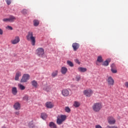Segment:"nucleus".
<instances>
[{
  "label": "nucleus",
  "mask_w": 128,
  "mask_h": 128,
  "mask_svg": "<svg viewBox=\"0 0 128 128\" xmlns=\"http://www.w3.org/2000/svg\"><path fill=\"white\" fill-rule=\"evenodd\" d=\"M41 118L42 120H46L48 118V115L46 113H42Z\"/></svg>",
  "instance_id": "nucleus-23"
},
{
  "label": "nucleus",
  "mask_w": 128,
  "mask_h": 128,
  "mask_svg": "<svg viewBox=\"0 0 128 128\" xmlns=\"http://www.w3.org/2000/svg\"><path fill=\"white\" fill-rule=\"evenodd\" d=\"M36 54L38 56L42 57V56L44 54V50L42 48H38L36 50Z\"/></svg>",
  "instance_id": "nucleus-5"
},
{
  "label": "nucleus",
  "mask_w": 128,
  "mask_h": 128,
  "mask_svg": "<svg viewBox=\"0 0 128 128\" xmlns=\"http://www.w3.org/2000/svg\"><path fill=\"white\" fill-rule=\"evenodd\" d=\"M6 28H8V30H12L13 28H12V27L10 26H8L6 27Z\"/></svg>",
  "instance_id": "nucleus-36"
},
{
  "label": "nucleus",
  "mask_w": 128,
  "mask_h": 128,
  "mask_svg": "<svg viewBox=\"0 0 128 128\" xmlns=\"http://www.w3.org/2000/svg\"><path fill=\"white\" fill-rule=\"evenodd\" d=\"M27 40H30L32 46L36 45V37L34 36V33L32 32H29L26 36Z\"/></svg>",
  "instance_id": "nucleus-1"
},
{
  "label": "nucleus",
  "mask_w": 128,
  "mask_h": 128,
  "mask_svg": "<svg viewBox=\"0 0 128 128\" xmlns=\"http://www.w3.org/2000/svg\"><path fill=\"white\" fill-rule=\"evenodd\" d=\"M20 76H22V72H17L15 76V80H18Z\"/></svg>",
  "instance_id": "nucleus-16"
},
{
  "label": "nucleus",
  "mask_w": 128,
  "mask_h": 128,
  "mask_svg": "<svg viewBox=\"0 0 128 128\" xmlns=\"http://www.w3.org/2000/svg\"><path fill=\"white\" fill-rule=\"evenodd\" d=\"M78 72H86L87 70V69L86 68L79 67L78 68Z\"/></svg>",
  "instance_id": "nucleus-18"
},
{
  "label": "nucleus",
  "mask_w": 128,
  "mask_h": 128,
  "mask_svg": "<svg viewBox=\"0 0 128 128\" xmlns=\"http://www.w3.org/2000/svg\"><path fill=\"white\" fill-rule=\"evenodd\" d=\"M95 128H102V127L100 125H96Z\"/></svg>",
  "instance_id": "nucleus-40"
},
{
  "label": "nucleus",
  "mask_w": 128,
  "mask_h": 128,
  "mask_svg": "<svg viewBox=\"0 0 128 128\" xmlns=\"http://www.w3.org/2000/svg\"><path fill=\"white\" fill-rule=\"evenodd\" d=\"M72 47L73 48L74 52H76V50H78V48H80V44L76 42L73 43L72 44Z\"/></svg>",
  "instance_id": "nucleus-12"
},
{
  "label": "nucleus",
  "mask_w": 128,
  "mask_h": 128,
  "mask_svg": "<svg viewBox=\"0 0 128 128\" xmlns=\"http://www.w3.org/2000/svg\"><path fill=\"white\" fill-rule=\"evenodd\" d=\"M107 82L108 84V86H112L114 84V78H112V77L109 76L107 79Z\"/></svg>",
  "instance_id": "nucleus-9"
},
{
  "label": "nucleus",
  "mask_w": 128,
  "mask_h": 128,
  "mask_svg": "<svg viewBox=\"0 0 128 128\" xmlns=\"http://www.w3.org/2000/svg\"><path fill=\"white\" fill-rule=\"evenodd\" d=\"M67 64H68V66H70V68H73L74 66V63L72 62V61L70 60H68L67 61Z\"/></svg>",
  "instance_id": "nucleus-27"
},
{
  "label": "nucleus",
  "mask_w": 128,
  "mask_h": 128,
  "mask_svg": "<svg viewBox=\"0 0 128 128\" xmlns=\"http://www.w3.org/2000/svg\"><path fill=\"white\" fill-rule=\"evenodd\" d=\"M102 108V105L100 102H96L92 106V110L94 112H98Z\"/></svg>",
  "instance_id": "nucleus-2"
},
{
  "label": "nucleus",
  "mask_w": 128,
  "mask_h": 128,
  "mask_svg": "<svg viewBox=\"0 0 128 128\" xmlns=\"http://www.w3.org/2000/svg\"><path fill=\"white\" fill-rule=\"evenodd\" d=\"M111 68H116V64H112L111 65Z\"/></svg>",
  "instance_id": "nucleus-37"
},
{
  "label": "nucleus",
  "mask_w": 128,
  "mask_h": 128,
  "mask_svg": "<svg viewBox=\"0 0 128 128\" xmlns=\"http://www.w3.org/2000/svg\"><path fill=\"white\" fill-rule=\"evenodd\" d=\"M74 62L76 64H80V60H78V59L75 60Z\"/></svg>",
  "instance_id": "nucleus-35"
},
{
  "label": "nucleus",
  "mask_w": 128,
  "mask_h": 128,
  "mask_svg": "<svg viewBox=\"0 0 128 128\" xmlns=\"http://www.w3.org/2000/svg\"><path fill=\"white\" fill-rule=\"evenodd\" d=\"M18 86L19 87L20 90H26V86L22 84H18Z\"/></svg>",
  "instance_id": "nucleus-26"
},
{
  "label": "nucleus",
  "mask_w": 128,
  "mask_h": 128,
  "mask_svg": "<svg viewBox=\"0 0 128 128\" xmlns=\"http://www.w3.org/2000/svg\"><path fill=\"white\" fill-rule=\"evenodd\" d=\"M125 86L126 87H127L128 88V82H125Z\"/></svg>",
  "instance_id": "nucleus-42"
},
{
  "label": "nucleus",
  "mask_w": 128,
  "mask_h": 128,
  "mask_svg": "<svg viewBox=\"0 0 128 128\" xmlns=\"http://www.w3.org/2000/svg\"><path fill=\"white\" fill-rule=\"evenodd\" d=\"M23 100H26V102H28V96L26 95V96L23 98Z\"/></svg>",
  "instance_id": "nucleus-31"
},
{
  "label": "nucleus",
  "mask_w": 128,
  "mask_h": 128,
  "mask_svg": "<svg viewBox=\"0 0 128 128\" xmlns=\"http://www.w3.org/2000/svg\"><path fill=\"white\" fill-rule=\"evenodd\" d=\"M66 120V115H61L58 116L56 120V124L60 126V124H62V122H64Z\"/></svg>",
  "instance_id": "nucleus-3"
},
{
  "label": "nucleus",
  "mask_w": 128,
  "mask_h": 128,
  "mask_svg": "<svg viewBox=\"0 0 128 128\" xmlns=\"http://www.w3.org/2000/svg\"><path fill=\"white\" fill-rule=\"evenodd\" d=\"M15 114H16V116H19L20 115V112H15Z\"/></svg>",
  "instance_id": "nucleus-41"
},
{
  "label": "nucleus",
  "mask_w": 128,
  "mask_h": 128,
  "mask_svg": "<svg viewBox=\"0 0 128 128\" xmlns=\"http://www.w3.org/2000/svg\"><path fill=\"white\" fill-rule=\"evenodd\" d=\"M14 108L16 110H20V102H17L14 104Z\"/></svg>",
  "instance_id": "nucleus-13"
},
{
  "label": "nucleus",
  "mask_w": 128,
  "mask_h": 128,
  "mask_svg": "<svg viewBox=\"0 0 128 128\" xmlns=\"http://www.w3.org/2000/svg\"><path fill=\"white\" fill-rule=\"evenodd\" d=\"M9 18V22H14L16 18L14 16H10Z\"/></svg>",
  "instance_id": "nucleus-21"
},
{
  "label": "nucleus",
  "mask_w": 128,
  "mask_h": 128,
  "mask_svg": "<svg viewBox=\"0 0 128 128\" xmlns=\"http://www.w3.org/2000/svg\"><path fill=\"white\" fill-rule=\"evenodd\" d=\"M12 94L14 96H16V94H18V89H16V87H13L12 88Z\"/></svg>",
  "instance_id": "nucleus-20"
},
{
  "label": "nucleus",
  "mask_w": 128,
  "mask_h": 128,
  "mask_svg": "<svg viewBox=\"0 0 128 128\" xmlns=\"http://www.w3.org/2000/svg\"><path fill=\"white\" fill-rule=\"evenodd\" d=\"M22 14H28V10H23L22 12Z\"/></svg>",
  "instance_id": "nucleus-33"
},
{
  "label": "nucleus",
  "mask_w": 128,
  "mask_h": 128,
  "mask_svg": "<svg viewBox=\"0 0 128 128\" xmlns=\"http://www.w3.org/2000/svg\"><path fill=\"white\" fill-rule=\"evenodd\" d=\"M111 72L112 74H116V72H118V70H116V68H111Z\"/></svg>",
  "instance_id": "nucleus-29"
},
{
  "label": "nucleus",
  "mask_w": 128,
  "mask_h": 128,
  "mask_svg": "<svg viewBox=\"0 0 128 128\" xmlns=\"http://www.w3.org/2000/svg\"><path fill=\"white\" fill-rule=\"evenodd\" d=\"M65 110H66V112H70V108H69L68 106H66L65 108Z\"/></svg>",
  "instance_id": "nucleus-30"
},
{
  "label": "nucleus",
  "mask_w": 128,
  "mask_h": 128,
  "mask_svg": "<svg viewBox=\"0 0 128 128\" xmlns=\"http://www.w3.org/2000/svg\"><path fill=\"white\" fill-rule=\"evenodd\" d=\"M62 94L64 96H68L70 94V91L68 89H64L62 91Z\"/></svg>",
  "instance_id": "nucleus-10"
},
{
  "label": "nucleus",
  "mask_w": 128,
  "mask_h": 128,
  "mask_svg": "<svg viewBox=\"0 0 128 128\" xmlns=\"http://www.w3.org/2000/svg\"><path fill=\"white\" fill-rule=\"evenodd\" d=\"M80 106V103L78 102L75 101L74 104V106L75 108H78Z\"/></svg>",
  "instance_id": "nucleus-24"
},
{
  "label": "nucleus",
  "mask_w": 128,
  "mask_h": 128,
  "mask_svg": "<svg viewBox=\"0 0 128 128\" xmlns=\"http://www.w3.org/2000/svg\"><path fill=\"white\" fill-rule=\"evenodd\" d=\"M30 84L34 88H37L38 86V82L36 80H32Z\"/></svg>",
  "instance_id": "nucleus-14"
},
{
  "label": "nucleus",
  "mask_w": 128,
  "mask_h": 128,
  "mask_svg": "<svg viewBox=\"0 0 128 128\" xmlns=\"http://www.w3.org/2000/svg\"><path fill=\"white\" fill-rule=\"evenodd\" d=\"M58 76V70H56L55 72H53L52 74V78H55V76Z\"/></svg>",
  "instance_id": "nucleus-28"
},
{
  "label": "nucleus",
  "mask_w": 128,
  "mask_h": 128,
  "mask_svg": "<svg viewBox=\"0 0 128 128\" xmlns=\"http://www.w3.org/2000/svg\"><path fill=\"white\" fill-rule=\"evenodd\" d=\"M110 62V59H108L106 61H104L103 64L102 66H108V64Z\"/></svg>",
  "instance_id": "nucleus-19"
},
{
  "label": "nucleus",
  "mask_w": 128,
  "mask_h": 128,
  "mask_svg": "<svg viewBox=\"0 0 128 128\" xmlns=\"http://www.w3.org/2000/svg\"><path fill=\"white\" fill-rule=\"evenodd\" d=\"M33 22H34V26H38L40 24V22L38 21V20H34Z\"/></svg>",
  "instance_id": "nucleus-25"
},
{
  "label": "nucleus",
  "mask_w": 128,
  "mask_h": 128,
  "mask_svg": "<svg viewBox=\"0 0 128 128\" xmlns=\"http://www.w3.org/2000/svg\"><path fill=\"white\" fill-rule=\"evenodd\" d=\"M49 126L50 128H58L56 124L52 122L49 123Z\"/></svg>",
  "instance_id": "nucleus-17"
},
{
  "label": "nucleus",
  "mask_w": 128,
  "mask_h": 128,
  "mask_svg": "<svg viewBox=\"0 0 128 128\" xmlns=\"http://www.w3.org/2000/svg\"><path fill=\"white\" fill-rule=\"evenodd\" d=\"M68 72V68L63 66L61 68V72L62 74H66Z\"/></svg>",
  "instance_id": "nucleus-15"
},
{
  "label": "nucleus",
  "mask_w": 128,
  "mask_h": 128,
  "mask_svg": "<svg viewBox=\"0 0 128 128\" xmlns=\"http://www.w3.org/2000/svg\"><path fill=\"white\" fill-rule=\"evenodd\" d=\"M6 2L8 4V6H10V4H12V0H6Z\"/></svg>",
  "instance_id": "nucleus-32"
},
{
  "label": "nucleus",
  "mask_w": 128,
  "mask_h": 128,
  "mask_svg": "<svg viewBox=\"0 0 128 128\" xmlns=\"http://www.w3.org/2000/svg\"><path fill=\"white\" fill-rule=\"evenodd\" d=\"M80 80V76H76V80H77V82H78Z\"/></svg>",
  "instance_id": "nucleus-38"
},
{
  "label": "nucleus",
  "mask_w": 128,
  "mask_h": 128,
  "mask_svg": "<svg viewBox=\"0 0 128 128\" xmlns=\"http://www.w3.org/2000/svg\"><path fill=\"white\" fill-rule=\"evenodd\" d=\"M97 62H104V60H102V57L101 56H98V57Z\"/></svg>",
  "instance_id": "nucleus-22"
},
{
  "label": "nucleus",
  "mask_w": 128,
  "mask_h": 128,
  "mask_svg": "<svg viewBox=\"0 0 128 128\" xmlns=\"http://www.w3.org/2000/svg\"><path fill=\"white\" fill-rule=\"evenodd\" d=\"M96 64H98V62H96Z\"/></svg>",
  "instance_id": "nucleus-43"
},
{
  "label": "nucleus",
  "mask_w": 128,
  "mask_h": 128,
  "mask_svg": "<svg viewBox=\"0 0 128 128\" xmlns=\"http://www.w3.org/2000/svg\"><path fill=\"white\" fill-rule=\"evenodd\" d=\"M30 74H24L22 78L21 79L20 82H26L30 80Z\"/></svg>",
  "instance_id": "nucleus-6"
},
{
  "label": "nucleus",
  "mask_w": 128,
  "mask_h": 128,
  "mask_svg": "<svg viewBox=\"0 0 128 128\" xmlns=\"http://www.w3.org/2000/svg\"><path fill=\"white\" fill-rule=\"evenodd\" d=\"M20 42V36H16L14 40H11V44H18Z\"/></svg>",
  "instance_id": "nucleus-8"
},
{
  "label": "nucleus",
  "mask_w": 128,
  "mask_h": 128,
  "mask_svg": "<svg viewBox=\"0 0 128 128\" xmlns=\"http://www.w3.org/2000/svg\"><path fill=\"white\" fill-rule=\"evenodd\" d=\"M84 94L86 96H88L90 98L92 94H94V92H92V90L88 89L84 91Z\"/></svg>",
  "instance_id": "nucleus-7"
},
{
  "label": "nucleus",
  "mask_w": 128,
  "mask_h": 128,
  "mask_svg": "<svg viewBox=\"0 0 128 128\" xmlns=\"http://www.w3.org/2000/svg\"><path fill=\"white\" fill-rule=\"evenodd\" d=\"M2 21L4 22H10V20L8 18H5L2 20Z\"/></svg>",
  "instance_id": "nucleus-34"
},
{
  "label": "nucleus",
  "mask_w": 128,
  "mask_h": 128,
  "mask_svg": "<svg viewBox=\"0 0 128 128\" xmlns=\"http://www.w3.org/2000/svg\"><path fill=\"white\" fill-rule=\"evenodd\" d=\"M4 34V30L0 28V36H2Z\"/></svg>",
  "instance_id": "nucleus-39"
},
{
  "label": "nucleus",
  "mask_w": 128,
  "mask_h": 128,
  "mask_svg": "<svg viewBox=\"0 0 128 128\" xmlns=\"http://www.w3.org/2000/svg\"><path fill=\"white\" fill-rule=\"evenodd\" d=\"M108 122L109 124H115L116 120L112 116H110L107 118Z\"/></svg>",
  "instance_id": "nucleus-4"
},
{
  "label": "nucleus",
  "mask_w": 128,
  "mask_h": 128,
  "mask_svg": "<svg viewBox=\"0 0 128 128\" xmlns=\"http://www.w3.org/2000/svg\"><path fill=\"white\" fill-rule=\"evenodd\" d=\"M46 106L48 108H52L54 106V104L50 102H48L46 104Z\"/></svg>",
  "instance_id": "nucleus-11"
}]
</instances>
